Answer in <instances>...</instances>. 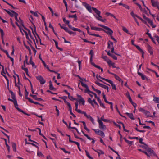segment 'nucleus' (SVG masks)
I'll list each match as a JSON object with an SVG mask.
<instances>
[{"instance_id": "45", "label": "nucleus", "mask_w": 159, "mask_h": 159, "mask_svg": "<svg viewBox=\"0 0 159 159\" xmlns=\"http://www.w3.org/2000/svg\"><path fill=\"white\" fill-rule=\"evenodd\" d=\"M8 100L12 102L14 104H17V100L16 99L13 100V99H11L10 98H8Z\"/></svg>"}, {"instance_id": "31", "label": "nucleus", "mask_w": 159, "mask_h": 159, "mask_svg": "<svg viewBox=\"0 0 159 159\" xmlns=\"http://www.w3.org/2000/svg\"><path fill=\"white\" fill-rule=\"evenodd\" d=\"M29 62L30 64H31L32 65V66L33 67H34V68H36V66L35 65L34 63L32 61V60L31 57V58H30V59L29 61Z\"/></svg>"}, {"instance_id": "38", "label": "nucleus", "mask_w": 159, "mask_h": 159, "mask_svg": "<svg viewBox=\"0 0 159 159\" xmlns=\"http://www.w3.org/2000/svg\"><path fill=\"white\" fill-rule=\"evenodd\" d=\"M153 101L156 103H159V97H155L153 99Z\"/></svg>"}, {"instance_id": "12", "label": "nucleus", "mask_w": 159, "mask_h": 159, "mask_svg": "<svg viewBox=\"0 0 159 159\" xmlns=\"http://www.w3.org/2000/svg\"><path fill=\"white\" fill-rule=\"evenodd\" d=\"M95 83L96 84H97V85H98V86H99L102 87V88H103L105 89H108V87L107 86L105 85L104 84H101L97 81H96L95 82Z\"/></svg>"}, {"instance_id": "4", "label": "nucleus", "mask_w": 159, "mask_h": 159, "mask_svg": "<svg viewBox=\"0 0 159 159\" xmlns=\"http://www.w3.org/2000/svg\"><path fill=\"white\" fill-rule=\"evenodd\" d=\"M92 129L97 134L101 136L102 138H103L105 136L104 133L102 131L99 129Z\"/></svg>"}, {"instance_id": "51", "label": "nucleus", "mask_w": 159, "mask_h": 159, "mask_svg": "<svg viewBox=\"0 0 159 159\" xmlns=\"http://www.w3.org/2000/svg\"><path fill=\"white\" fill-rule=\"evenodd\" d=\"M11 97L13 100L16 99L15 98V95L13 92L11 93Z\"/></svg>"}, {"instance_id": "58", "label": "nucleus", "mask_w": 159, "mask_h": 159, "mask_svg": "<svg viewBox=\"0 0 159 159\" xmlns=\"http://www.w3.org/2000/svg\"><path fill=\"white\" fill-rule=\"evenodd\" d=\"M102 94L103 95V98L104 99V101L106 103L107 102V101L105 95L103 93H102Z\"/></svg>"}, {"instance_id": "10", "label": "nucleus", "mask_w": 159, "mask_h": 159, "mask_svg": "<svg viewBox=\"0 0 159 159\" xmlns=\"http://www.w3.org/2000/svg\"><path fill=\"white\" fill-rule=\"evenodd\" d=\"M106 81L107 82H108L109 83H110L112 86V89H114L115 90H116V86L115 84H114L113 83V82L111 80H106Z\"/></svg>"}, {"instance_id": "62", "label": "nucleus", "mask_w": 159, "mask_h": 159, "mask_svg": "<svg viewBox=\"0 0 159 159\" xmlns=\"http://www.w3.org/2000/svg\"><path fill=\"white\" fill-rule=\"evenodd\" d=\"M146 110H145L144 109L142 108H140L139 109V111L143 113H144Z\"/></svg>"}, {"instance_id": "34", "label": "nucleus", "mask_w": 159, "mask_h": 159, "mask_svg": "<svg viewBox=\"0 0 159 159\" xmlns=\"http://www.w3.org/2000/svg\"><path fill=\"white\" fill-rule=\"evenodd\" d=\"M131 15L134 18V19H136V17H137L138 18V17H139L137 15L135 14L133 11H132L130 13Z\"/></svg>"}, {"instance_id": "53", "label": "nucleus", "mask_w": 159, "mask_h": 159, "mask_svg": "<svg viewBox=\"0 0 159 159\" xmlns=\"http://www.w3.org/2000/svg\"><path fill=\"white\" fill-rule=\"evenodd\" d=\"M80 82L81 84L83 87H84L85 88H87L88 87L87 85L84 83L82 81H81Z\"/></svg>"}, {"instance_id": "57", "label": "nucleus", "mask_w": 159, "mask_h": 159, "mask_svg": "<svg viewBox=\"0 0 159 159\" xmlns=\"http://www.w3.org/2000/svg\"><path fill=\"white\" fill-rule=\"evenodd\" d=\"M69 34H76V33L75 32H73L69 30L68 32Z\"/></svg>"}, {"instance_id": "1", "label": "nucleus", "mask_w": 159, "mask_h": 159, "mask_svg": "<svg viewBox=\"0 0 159 159\" xmlns=\"http://www.w3.org/2000/svg\"><path fill=\"white\" fill-rule=\"evenodd\" d=\"M92 9L97 15L98 16H96V18L98 20L103 22H104L106 21L105 19H102V17L100 16L101 12L99 11L95 7H92Z\"/></svg>"}, {"instance_id": "7", "label": "nucleus", "mask_w": 159, "mask_h": 159, "mask_svg": "<svg viewBox=\"0 0 159 159\" xmlns=\"http://www.w3.org/2000/svg\"><path fill=\"white\" fill-rule=\"evenodd\" d=\"M83 5L85 7L86 9L89 11V12H92V10L91 6L88 4L86 2H83Z\"/></svg>"}, {"instance_id": "18", "label": "nucleus", "mask_w": 159, "mask_h": 159, "mask_svg": "<svg viewBox=\"0 0 159 159\" xmlns=\"http://www.w3.org/2000/svg\"><path fill=\"white\" fill-rule=\"evenodd\" d=\"M92 149L95 152H97L99 156L101 154H104V152L103 151L100 150H94L93 148Z\"/></svg>"}, {"instance_id": "46", "label": "nucleus", "mask_w": 159, "mask_h": 159, "mask_svg": "<svg viewBox=\"0 0 159 159\" xmlns=\"http://www.w3.org/2000/svg\"><path fill=\"white\" fill-rule=\"evenodd\" d=\"M13 12H14V14H15V16H14L15 17V19L17 21H19L17 18V16H18V14L15 11H13Z\"/></svg>"}, {"instance_id": "48", "label": "nucleus", "mask_w": 159, "mask_h": 159, "mask_svg": "<svg viewBox=\"0 0 159 159\" xmlns=\"http://www.w3.org/2000/svg\"><path fill=\"white\" fill-rule=\"evenodd\" d=\"M102 58L105 61H106L107 62L109 59L106 56H103L102 57Z\"/></svg>"}, {"instance_id": "56", "label": "nucleus", "mask_w": 159, "mask_h": 159, "mask_svg": "<svg viewBox=\"0 0 159 159\" xmlns=\"http://www.w3.org/2000/svg\"><path fill=\"white\" fill-rule=\"evenodd\" d=\"M67 105L69 108V110L70 111H72V109L70 104V103H68V104Z\"/></svg>"}, {"instance_id": "33", "label": "nucleus", "mask_w": 159, "mask_h": 159, "mask_svg": "<svg viewBox=\"0 0 159 159\" xmlns=\"http://www.w3.org/2000/svg\"><path fill=\"white\" fill-rule=\"evenodd\" d=\"M115 79L119 81L120 82H121L122 83H123V81H122L121 80V79L118 75H115Z\"/></svg>"}, {"instance_id": "54", "label": "nucleus", "mask_w": 159, "mask_h": 159, "mask_svg": "<svg viewBox=\"0 0 159 159\" xmlns=\"http://www.w3.org/2000/svg\"><path fill=\"white\" fill-rule=\"evenodd\" d=\"M28 92L27 91L26 89H25V98H26L27 99V98H29L28 97Z\"/></svg>"}, {"instance_id": "39", "label": "nucleus", "mask_w": 159, "mask_h": 159, "mask_svg": "<svg viewBox=\"0 0 159 159\" xmlns=\"http://www.w3.org/2000/svg\"><path fill=\"white\" fill-rule=\"evenodd\" d=\"M82 133H83V134H84V136H85V137H86L88 139H89V140H91L93 139L92 138L89 137V136L87 134H85L84 133V132H83V131H82Z\"/></svg>"}, {"instance_id": "2", "label": "nucleus", "mask_w": 159, "mask_h": 159, "mask_svg": "<svg viewBox=\"0 0 159 159\" xmlns=\"http://www.w3.org/2000/svg\"><path fill=\"white\" fill-rule=\"evenodd\" d=\"M97 121L99 124V127L100 129L102 130H105L106 129V126L103 124V122L100 120L99 117H97Z\"/></svg>"}, {"instance_id": "24", "label": "nucleus", "mask_w": 159, "mask_h": 159, "mask_svg": "<svg viewBox=\"0 0 159 159\" xmlns=\"http://www.w3.org/2000/svg\"><path fill=\"white\" fill-rule=\"evenodd\" d=\"M124 139L125 141L129 144V146H131L132 145L133 142L131 141H129L127 140L125 138H124Z\"/></svg>"}, {"instance_id": "59", "label": "nucleus", "mask_w": 159, "mask_h": 159, "mask_svg": "<svg viewBox=\"0 0 159 159\" xmlns=\"http://www.w3.org/2000/svg\"><path fill=\"white\" fill-rule=\"evenodd\" d=\"M139 143H141V144H144V143L143 142V139H142V138H140L139 139Z\"/></svg>"}, {"instance_id": "61", "label": "nucleus", "mask_w": 159, "mask_h": 159, "mask_svg": "<svg viewBox=\"0 0 159 159\" xmlns=\"http://www.w3.org/2000/svg\"><path fill=\"white\" fill-rule=\"evenodd\" d=\"M109 65L110 66H111V64L113 63V62H112L111 61L109 60L107 62Z\"/></svg>"}, {"instance_id": "17", "label": "nucleus", "mask_w": 159, "mask_h": 159, "mask_svg": "<svg viewBox=\"0 0 159 159\" xmlns=\"http://www.w3.org/2000/svg\"><path fill=\"white\" fill-rule=\"evenodd\" d=\"M138 74L139 76H141L142 80H144L145 79L148 80V79L147 78L146 76L145 75H144L142 73L139 72H138Z\"/></svg>"}, {"instance_id": "3", "label": "nucleus", "mask_w": 159, "mask_h": 159, "mask_svg": "<svg viewBox=\"0 0 159 159\" xmlns=\"http://www.w3.org/2000/svg\"><path fill=\"white\" fill-rule=\"evenodd\" d=\"M103 28L104 29V30L103 29V31H104L108 34H109L110 35H112L113 33V31L111 29L106 26H104V28Z\"/></svg>"}, {"instance_id": "43", "label": "nucleus", "mask_w": 159, "mask_h": 159, "mask_svg": "<svg viewBox=\"0 0 159 159\" xmlns=\"http://www.w3.org/2000/svg\"><path fill=\"white\" fill-rule=\"evenodd\" d=\"M25 29L26 30L28 31V32L29 35H30V38L32 39H33L34 41H35L34 39H33L32 37V36H31V32H30V30H28V29H27L26 28V29Z\"/></svg>"}, {"instance_id": "44", "label": "nucleus", "mask_w": 159, "mask_h": 159, "mask_svg": "<svg viewBox=\"0 0 159 159\" xmlns=\"http://www.w3.org/2000/svg\"><path fill=\"white\" fill-rule=\"evenodd\" d=\"M76 111L77 112H78V113H81L82 114H83L84 115V113H85V112L82 111L80 109H78L77 110L75 109Z\"/></svg>"}, {"instance_id": "21", "label": "nucleus", "mask_w": 159, "mask_h": 159, "mask_svg": "<svg viewBox=\"0 0 159 159\" xmlns=\"http://www.w3.org/2000/svg\"><path fill=\"white\" fill-rule=\"evenodd\" d=\"M126 114L131 120H134V116L132 113H129L127 112Z\"/></svg>"}, {"instance_id": "16", "label": "nucleus", "mask_w": 159, "mask_h": 159, "mask_svg": "<svg viewBox=\"0 0 159 159\" xmlns=\"http://www.w3.org/2000/svg\"><path fill=\"white\" fill-rule=\"evenodd\" d=\"M30 96L32 97L34 99L36 100L39 101H41L43 100V99L41 98H39L37 97L36 95H33L32 94H30Z\"/></svg>"}, {"instance_id": "13", "label": "nucleus", "mask_w": 159, "mask_h": 159, "mask_svg": "<svg viewBox=\"0 0 159 159\" xmlns=\"http://www.w3.org/2000/svg\"><path fill=\"white\" fill-rule=\"evenodd\" d=\"M151 2L153 6L154 7H157L159 4V2L157 1H155L154 0H151Z\"/></svg>"}, {"instance_id": "15", "label": "nucleus", "mask_w": 159, "mask_h": 159, "mask_svg": "<svg viewBox=\"0 0 159 159\" xmlns=\"http://www.w3.org/2000/svg\"><path fill=\"white\" fill-rule=\"evenodd\" d=\"M91 29L92 30H94L96 31H102L103 30V29L100 28H97L96 27H94L92 26H90Z\"/></svg>"}, {"instance_id": "55", "label": "nucleus", "mask_w": 159, "mask_h": 159, "mask_svg": "<svg viewBox=\"0 0 159 159\" xmlns=\"http://www.w3.org/2000/svg\"><path fill=\"white\" fill-rule=\"evenodd\" d=\"M92 65L94 67H95L98 69H101V67L100 66H98V65H95L94 63H92Z\"/></svg>"}, {"instance_id": "37", "label": "nucleus", "mask_w": 159, "mask_h": 159, "mask_svg": "<svg viewBox=\"0 0 159 159\" xmlns=\"http://www.w3.org/2000/svg\"><path fill=\"white\" fill-rule=\"evenodd\" d=\"M122 30L125 32H126L128 34H130V33H129V31L128 30V29L126 28L125 27H122Z\"/></svg>"}, {"instance_id": "26", "label": "nucleus", "mask_w": 159, "mask_h": 159, "mask_svg": "<svg viewBox=\"0 0 159 159\" xmlns=\"http://www.w3.org/2000/svg\"><path fill=\"white\" fill-rule=\"evenodd\" d=\"M98 78H99L102 80H105L106 81V80H108L107 79H105V78H102V77H101L100 75H99L98 76V75H97L96 76V78L99 81H101V82H103V81L101 80L100 79H98Z\"/></svg>"}, {"instance_id": "22", "label": "nucleus", "mask_w": 159, "mask_h": 159, "mask_svg": "<svg viewBox=\"0 0 159 159\" xmlns=\"http://www.w3.org/2000/svg\"><path fill=\"white\" fill-rule=\"evenodd\" d=\"M98 101L100 103V105L102 107L104 108H106L105 106H104V104L102 103L101 100L99 98H98Z\"/></svg>"}, {"instance_id": "52", "label": "nucleus", "mask_w": 159, "mask_h": 159, "mask_svg": "<svg viewBox=\"0 0 159 159\" xmlns=\"http://www.w3.org/2000/svg\"><path fill=\"white\" fill-rule=\"evenodd\" d=\"M55 107H56V111H57V116H58L59 114V110L57 108V106H55Z\"/></svg>"}, {"instance_id": "40", "label": "nucleus", "mask_w": 159, "mask_h": 159, "mask_svg": "<svg viewBox=\"0 0 159 159\" xmlns=\"http://www.w3.org/2000/svg\"><path fill=\"white\" fill-rule=\"evenodd\" d=\"M135 47H136L142 53H144V52H143V50L140 48L138 45H135Z\"/></svg>"}, {"instance_id": "30", "label": "nucleus", "mask_w": 159, "mask_h": 159, "mask_svg": "<svg viewBox=\"0 0 159 159\" xmlns=\"http://www.w3.org/2000/svg\"><path fill=\"white\" fill-rule=\"evenodd\" d=\"M1 49L2 50V51H3L4 52H5L7 56L9 58H10L11 57L10 56L7 50H5L2 48H1Z\"/></svg>"}, {"instance_id": "63", "label": "nucleus", "mask_w": 159, "mask_h": 159, "mask_svg": "<svg viewBox=\"0 0 159 159\" xmlns=\"http://www.w3.org/2000/svg\"><path fill=\"white\" fill-rule=\"evenodd\" d=\"M49 89L51 90H53L54 89V88L53 87L52 84L49 85Z\"/></svg>"}, {"instance_id": "64", "label": "nucleus", "mask_w": 159, "mask_h": 159, "mask_svg": "<svg viewBox=\"0 0 159 159\" xmlns=\"http://www.w3.org/2000/svg\"><path fill=\"white\" fill-rule=\"evenodd\" d=\"M155 38H156V40L159 43V37L157 35L155 36Z\"/></svg>"}, {"instance_id": "27", "label": "nucleus", "mask_w": 159, "mask_h": 159, "mask_svg": "<svg viewBox=\"0 0 159 159\" xmlns=\"http://www.w3.org/2000/svg\"><path fill=\"white\" fill-rule=\"evenodd\" d=\"M79 102L80 104L82 103L83 105H84L85 101L83 98L80 99L79 100Z\"/></svg>"}, {"instance_id": "25", "label": "nucleus", "mask_w": 159, "mask_h": 159, "mask_svg": "<svg viewBox=\"0 0 159 159\" xmlns=\"http://www.w3.org/2000/svg\"><path fill=\"white\" fill-rule=\"evenodd\" d=\"M20 29V30L21 31V32H22V31H23L25 33V34L26 35V38L27 39H29V37L28 36V34H27V33L23 29H21V27H20L19 28Z\"/></svg>"}, {"instance_id": "11", "label": "nucleus", "mask_w": 159, "mask_h": 159, "mask_svg": "<svg viewBox=\"0 0 159 159\" xmlns=\"http://www.w3.org/2000/svg\"><path fill=\"white\" fill-rule=\"evenodd\" d=\"M4 10L11 16L13 17L15 16V14L13 12V11H14L10 10V11H9L6 9H4Z\"/></svg>"}, {"instance_id": "60", "label": "nucleus", "mask_w": 159, "mask_h": 159, "mask_svg": "<svg viewBox=\"0 0 159 159\" xmlns=\"http://www.w3.org/2000/svg\"><path fill=\"white\" fill-rule=\"evenodd\" d=\"M111 56L115 60H116L117 59V58L116 57V56L112 54Z\"/></svg>"}, {"instance_id": "8", "label": "nucleus", "mask_w": 159, "mask_h": 159, "mask_svg": "<svg viewBox=\"0 0 159 159\" xmlns=\"http://www.w3.org/2000/svg\"><path fill=\"white\" fill-rule=\"evenodd\" d=\"M84 115L87 117V118L89 119L93 124H95V122L94 119L90 116V115H88L86 112L84 113Z\"/></svg>"}, {"instance_id": "6", "label": "nucleus", "mask_w": 159, "mask_h": 159, "mask_svg": "<svg viewBox=\"0 0 159 159\" xmlns=\"http://www.w3.org/2000/svg\"><path fill=\"white\" fill-rule=\"evenodd\" d=\"M146 150L147 152L149 153V155H150V157L151 156H156L157 157V155H156L154 151L151 148H149L148 147L146 149Z\"/></svg>"}, {"instance_id": "20", "label": "nucleus", "mask_w": 159, "mask_h": 159, "mask_svg": "<svg viewBox=\"0 0 159 159\" xmlns=\"http://www.w3.org/2000/svg\"><path fill=\"white\" fill-rule=\"evenodd\" d=\"M31 29L32 30V32L33 34L34 35L36 39V35L38 37H39L38 35V34H37V33H36L35 27H34V30H33V29L32 28H31Z\"/></svg>"}, {"instance_id": "9", "label": "nucleus", "mask_w": 159, "mask_h": 159, "mask_svg": "<svg viewBox=\"0 0 159 159\" xmlns=\"http://www.w3.org/2000/svg\"><path fill=\"white\" fill-rule=\"evenodd\" d=\"M36 78L39 81L41 84H43L45 83V80L41 76L36 77Z\"/></svg>"}, {"instance_id": "50", "label": "nucleus", "mask_w": 159, "mask_h": 159, "mask_svg": "<svg viewBox=\"0 0 159 159\" xmlns=\"http://www.w3.org/2000/svg\"><path fill=\"white\" fill-rule=\"evenodd\" d=\"M37 154L38 156L39 157H42L44 156L40 152H38Z\"/></svg>"}, {"instance_id": "5", "label": "nucleus", "mask_w": 159, "mask_h": 159, "mask_svg": "<svg viewBox=\"0 0 159 159\" xmlns=\"http://www.w3.org/2000/svg\"><path fill=\"white\" fill-rule=\"evenodd\" d=\"M143 16L144 19L148 21V23L150 24L151 26L153 28H155L156 27V25H153L152 21L150 19L147 18L145 15L143 14Z\"/></svg>"}, {"instance_id": "42", "label": "nucleus", "mask_w": 159, "mask_h": 159, "mask_svg": "<svg viewBox=\"0 0 159 159\" xmlns=\"http://www.w3.org/2000/svg\"><path fill=\"white\" fill-rule=\"evenodd\" d=\"M143 144V145H140V147H142L146 150V149L148 147V146L147 145H146V144H145L144 143V144Z\"/></svg>"}, {"instance_id": "14", "label": "nucleus", "mask_w": 159, "mask_h": 159, "mask_svg": "<svg viewBox=\"0 0 159 159\" xmlns=\"http://www.w3.org/2000/svg\"><path fill=\"white\" fill-rule=\"evenodd\" d=\"M147 48L148 52L151 55H152L153 54V50L152 48L149 44H148Z\"/></svg>"}, {"instance_id": "23", "label": "nucleus", "mask_w": 159, "mask_h": 159, "mask_svg": "<svg viewBox=\"0 0 159 159\" xmlns=\"http://www.w3.org/2000/svg\"><path fill=\"white\" fill-rule=\"evenodd\" d=\"M144 114L147 117H152V116H151L150 115V112L146 110Z\"/></svg>"}, {"instance_id": "47", "label": "nucleus", "mask_w": 159, "mask_h": 159, "mask_svg": "<svg viewBox=\"0 0 159 159\" xmlns=\"http://www.w3.org/2000/svg\"><path fill=\"white\" fill-rule=\"evenodd\" d=\"M63 21L65 24H67V25H68L70 23L69 21L66 20V18H63Z\"/></svg>"}, {"instance_id": "41", "label": "nucleus", "mask_w": 159, "mask_h": 159, "mask_svg": "<svg viewBox=\"0 0 159 159\" xmlns=\"http://www.w3.org/2000/svg\"><path fill=\"white\" fill-rule=\"evenodd\" d=\"M39 58L41 60L43 63V64L44 65V66L47 69V67L48 66L46 65V64L45 63V62L42 60V58L40 57V56H39Z\"/></svg>"}, {"instance_id": "19", "label": "nucleus", "mask_w": 159, "mask_h": 159, "mask_svg": "<svg viewBox=\"0 0 159 159\" xmlns=\"http://www.w3.org/2000/svg\"><path fill=\"white\" fill-rule=\"evenodd\" d=\"M14 104V105H15V107L16 108V109H17L18 110L20 111V112H21L22 113H24V114H26L27 115L26 113H25L24 112V111L20 109L18 107V105L17 104H17Z\"/></svg>"}, {"instance_id": "49", "label": "nucleus", "mask_w": 159, "mask_h": 159, "mask_svg": "<svg viewBox=\"0 0 159 159\" xmlns=\"http://www.w3.org/2000/svg\"><path fill=\"white\" fill-rule=\"evenodd\" d=\"M19 19L20 20V21H18L19 23L22 25L23 27L24 28V29H26V27L24 26L23 24V21L20 19V18H19Z\"/></svg>"}, {"instance_id": "32", "label": "nucleus", "mask_w": 159, "mask_h": 159, "mask_svg": "<svg viewBox=\"0 0 159 159\" xmlns=\"http://www.w3.org/2000/svg\"><path fill=\"white\" fill-rule=\"evenodd\" d=\"M69 17V18H74L75 21H76L77 20V17L75 14L72 15H70Z\"/></svg>"}, {"instance_id": "29", "label": "nucleus", "mask_w": 159, "mask_h": 159, "mask_svg": "<svg viewBox=\"0 0 159 159\" xmlns=\"http://www.w3.org/2000/svg\"><path fill=\"white\" fill-rule=\"evenodd\" d=\"M86 89L84 90V92L85 93H88V94H89V93H93V92L92 91H90L89 88L88 87L87 88H86Z\"/></svg>"}, {"instance_id": "36", "label": "nucleus", "mask_w": 159, "mask_h": 159, "mask_svg": "<svg viewBox=\"0 0 159 159\" xmlns=\"http://www.w3.org/2000/svg\"><path fill=\"white\" fill-rule=\"evenodd\" d=\"M86 152V156L88 157L89 159H93V158L90 156V154L89 152L87 151V150H85V151Z\"/></svg>"}, {"instance_id": "35", "label": "nucleus", "mask_w": 159, "mask_h": 159, "mask_svg": "<svg viewBox=\"0 0 159 159\" xmlns=\"http://www.w3.org/2000/svg\"><path fill=\"white\" fill-rule=\"evenodd\" d=\"M12 147L13 148V150L14 151H16V144L14 143H12Z\"/></svg>"}, {"instance_id": "28", "label": "nucleus", "mask_w": 159, "mask_h": 159, "mask_svg": "<svg viewBox=\"0 0 159 159\" xmlns=\"http://www.w3.org/2000/svg\"><path fill=\"white\" fill-rule=\"evenodd\" d=\"M60 98L64 100V102L65 103H66L67 105L68 104V103H69V102H68L66 101V99L67 98V97L64 96L62 97H61Z\"/></svg>"}]
</instances>
